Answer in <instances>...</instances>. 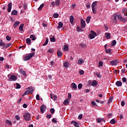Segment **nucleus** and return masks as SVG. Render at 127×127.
<instances>
[{"instance_id":"f257e3e1","label":"nucleus","mask_w":127,"mask_h":127,"mask_svg":"<svg viewBox=\"0 0 127 127\" xmlns=\"http://www.w3.org/2000/svg\"><path fill=\"white\" fill-rule=\"evenodd\" d=\"M35 53H30L29 54L26 55V56H24L23 57V61H28V60H30L31 59V58H32V57H33V56H34Z\"/></svg>"},{"instance_id":"f03ea898","label":"nucleus","mask_w":127,"mask_h":127,"mask_svg":"<svg viewBox=\"0 0 127 127\" xmlns=\"http://www.w3.org/2000/svg\"><path fill=\"white\" fill-rule=\"evenodd\" d=\"M8 77V81H10L11 82H12L13 81H16L17 80V78H16V76L14 75H12L11 74H9L7 75Z\"/></svg>"},{"instance_id":"7ed1b4c3","label":"nucleus","mask_w":127,"mask_h":127,"mask_svg":"<svg viewBox=\"0 0 127 127\" xmlns=\"http://www.w3.org/2000/svg\"><path fill=\"white\" fill-rule=\"evenodd\" d=\"M23 117L25 121H29L30 120V114L29 113H25Z\"/></svg>"},{"instance_id":"20e7f679","label":"nucleus","mask_w":127,"mask_h":127,"mask_svg":"<svg viewBox=\"0 0 127 127\" xmlns=\"http://www.w3.org/2000/svg\"><path fill=\"white\" fill-rule=\"evenodd\" d=\"M118 18L120 20V21H122V22H127V19L123 18L121 15L118 16Z\"/></svg>"},{"instance_id":"39448f33","label":"nucleus","mask_w":127,"mask_h":127,"mask_svg":"<svg viewBox=\"0 0 127 127\" xmlns=\"http://www.w3.org/2000/svg\"><path fill=\"white\" fill-rule=\"evenodd\" d=\"M119 61L118 60H115L114 61H112L110 62L111 65H112V66H116L118 65V63H119Z\"/></svg>"},{"instance_id":"423d86ee","label":"nucleus","mask_w":127,"mask_h":127,"mask_svg":"<svg viewBox=\"0 0 127 127\" xmlns=\"http://www.w3.org/2000/svg\"><path fill=\"white\" fill-rule=\"evenodd\" d=\"M12 3H11V2H9L7 4V10L8 12H10L11 11V7L12 6Z\"/></svg>"},{"instance_id":"0eeeda50","label":"nucleus","mask_w":127,"mask_h":127,"mask_svg":"<svg viewBox=\"0 0 127 127\" xmlns=\"http://www.w3.org/2000/svg\"><path fill=\"white\" fill-rule=\"evenodd\" d=\"M81 26L82 28H85L86 25V22L83 19H81Z\"/></svg>"},{"instance_id":"6e6552de","label":"nucleus","mask_w":127,"mask_h":127,"mask_svg":"<svg viewBox=\"0 0 127 127\" xmlns=\"http://www.w3.org/2000/svg\"><path fill=\"white\" fill-rule=\"evenodd\" d=\"M41 112L42 114H43L44 112H45V110H46V106L45 105H42L40 108Z\"/></svg>"},{"instance_id":"1a4fd4ad","label":"nucleus","mask_w":127,"mask_h":127,"mask_svg":"<svg viewBox=\"0 0 127 127\" xmlns=\"http://www.w3.org/2000/svg\"><path fill=\"white\" fill-rule=\"evenodd\" d=\"M97 5H98V2L97 1H95L92 3L91 7L92 8H96Z\"/></svg>"},{"instance_id":"9d476101","label":"nucleus","mask_w":127,"mask_h":127,"mask_svg":"<svg viewBox=\"0 0 127 127\" xmlns=\"http://www.w3.org/2000/svg\"><path fill=\"white\" fill-rule=\"evenodd\" d=\"M71 125H73L74 124V126L75 127H79L80 126L79 125V123L78 122H76V121H72L71 122Z\"/></svg>"},{"instance_id":"9b49d317","label":"nucleus","mask_w":127,"mask_h":127,"mask_svg":"<svg viewBox=\"0 0 127 127\" xmlns=\"http://www.w3.org/2000/svg\"><path fill=\"white\" fill-rule=\"evenodd\" d=\"M84 62H85V61L83 59H78L77 64L78 65H82V64H83Z\"/></svg>"},{"instance_id":"f8f14e48","label":"nucleus","mask_w":127,"mask_h":127,"mask_svg":"<svg viewBox=\"0 0 127 127\" xmlns=\"http://www.w3.org/2000/svg\"><path fill=\"white\" fill-rule=\"evenodd\" d=\"M70 103V99H67L64 100V104L65 106H67V105H69V103Z\"/></svg>"},{"instance_id":"ddd939ff","label":"nucleus","mask_w":127,"mask_h":127,"mask_svg":"<svg viewBox=\"0 0 127 127\" xmlns=\"http://www.w3.org/2000/svg\"><path fill=\"white\" fill-rule=\"evenodd\" d=\"M34 91V90L33 89L32 90H28V91H25L24 95L25 96H26V95H28V94H32Z\"/></svg>"},{"instance_id":"4468645a","label":"nucleus","mask_w":127,"mask_h":127,"mask_svg":"<svg viewBox=\"0 0 127 127\" xmlns=\"http://www.w3.org/2000/svg\"><path fill=\"white\" fill-rule=\"evenodd\" d=\"M116 85L117 87H121L123 85V83L121 81H117L116 83Z\"/></svg>"},{"instance_id":"2eb2a0df","label":"nucleus","mask_w":127,"mask_h":127,"mask_svg":"<svg viewBox=\"0 0 127 127\" xmlns=\"http://www.w3.org/2000/svg\"><path fill=\"white\" fill-rule=\"evenodd\" d=\"M64 66L65 67V68H69V62H65L64 63Z\"/></svg>"},{"instance_id":"dca6fc26","label":"nucleus","mask_w":127,"mask_h":127,"mask_svg":"<svg viewBox=\"0 0 127 127\" xmlns=\"http://www.w3.org/2000/svg\"><path fill=\"white\" fill-rule=\"evenodd\" d=\"M97 85H98V81H97L96 80H93L92 83V86H93V87H96Z\"/></svg>"},{"instance_id":"f3484780","label":"nucleus","mask_w":127,"mask_h":127,"mask_svg":"<svg viewBox=\"0 0 127 127\" xmlns=\"http://www.w3.org/2000/svg\"><path fill=\"white\" fill-rule=\"evenodd\" d=\"M69 20L71 24H73V23H74V16H73V15L70 16Z\"/></svg>"},{"instance_id":"a211bd4d","label":"nucleus","mask_w":127,"mask_h":127,"mask_svg":"<svg viewBox=\"0 0 127 127\" xmlns=\"http://www.w3.org/2000/svg\"><path fill=\"white\" fill-rule=\"evenodd\" d=\"M55 5H56L57 6H58L60 5V0H56L55 1Z\"/></svg>"},{"instance_id":"6ab92c4d","label":"nucleus","mask_w":127,"mask_h":127,"mask_svg":"<svg viewBox=\"0 0 127 127\" xmlns=\"http://www.w3.org/2000/svg\"><path fill=\"white\" fill-rule=\"evenodd\" d=\"M20 23V22L19 21H16L14 22V27H17V26H18V25H19V24Z\"/></svg>"},{"instance_id":"aec40b11","label":"nucleus","mask_w":127,"mask_h":127,"mask_svg":"<svg viewBox=\"0 0 127 127\" xmlns=\"http://www.w3.org/2000/svg\"><path fill=\"white\" fill-rule=\"evenodd\" d=\"M63 27V23L59 22L58 26V28H62Z\"/></svg>"},{"instance_id":"412c9836","label":"nucleus","mask_w":127,"mask_h":127,"mask_svg":"<svg viewBox=\"0 0 127 127\" xmlns=\"http://www.w3.org/2000/svg\"><path fill=\"white\" fill-rule=\"evenodd\" d=\"M106 37L107 39H110L111 38V33H105Z\"/></svg>"},{"instance_id":"4be33fe9","label":"nucleus","mask_w":127,"mask_h":127,"mask_svg":"<svg viewBox=\"0 0 127 127\" xmlns=\"http://www.w3.org/2000/svg\"><path fill=\"white\" fill-rule=\"evenodd\" d=\"M0 46H2L3 48H5V44L2 42V40L0 41Z\"/></svg>"},{"instance_id":"5701e85b","label":"nucleus","mask_w":127,"mask_h":127,"mask_svg":"<svg viewBox=\"0 0 127 127\" xmlns=\"http://www.w3.org/2000/svg\"><path fill=\"white\" fill-rule=\"evenodd\" d=\"M30 38H31V40L33 41H34V40H36V38H35V36H34V35H31L30 36Z\"/></svg>"},{"instance_id":"b1692460","label":"nucleus","mask_w":127,"mask_h":127,"mask_svg":"<svg viewBox=\"0 0 127 127\" xmlns=\"http://www.w3.org/2000/svg\"><path fill=\"white\" fill-rule=\"evenodd\" d=\"M24 26V24H21L19 27V30H20V31H23V26Z\"/></svg>"},{"instance_id":"393cba45","label":"nucleus","mask_w":127,"mask_h":127,"mask_svg":"<svg viewBox=\"0 0 127 127\" xmlns=\"http://www.w3.org/2000/svg\"><path fill=\"white\" fill-rule=\"evenodd\" d=\"M20 72L21 74H22L24 76H26V72H25V71L22 70V69H20Z\"/></svg>"},{"instance_id":"a878e982","label":"nucleus","mask_w":127,"mask_h":127,"mask_svg":"<svg viewBox=\"0 0 127 127\" xmlns=\"http://www.w3.org/2000/svg\"><path fill=\"white\" fill-rule=\"evenodd\" d=\"M57 55L58 57H61V56L63 55L62 52H61L60 51H58Z\"/></svg>"},{"instance_id":"bb28decb","label":"nucleus","mask_w":127,"mask_h":127,"mask_svg":"<svg viewBox=\"0 0 127 127\" xmlns=\"http://www.w3.org/2000/svg\"><path fill=\"white\" fill-rule=\"evenodd\" d=\"M48 42H49V39H48V38H47L46 39L45 42L43 45V46H46V45L48 44Z\"/></svg>"},{"instance_id":"cd10ccee","label":"nucleus","mask_w":127,"mask_h":127,"mask_svg":"<svg viewBox=\"0 0 127 127\" xmlns=\"http://www.w3.org/2000/svg\"><path fill=\"white\" fill-rule=\"evenodd\" d=\"M71 87L73 89H77V85H76V83L74 82L71 83Z\"/></svg>"},{"instance_id":"c85d7f7f","label":"nucleus","mask_w":127,"mask_h":127,"mask_svg":"<svg viewBox=\"0 0 127 127\" xmlns=\"http://www.w3.org/2000/svg\"><path fill=\"white\" fill-rule=\"evenodd\" d=\"M76 30L77 32H82V31H83V30L82 29V28H81L80 27L77 26Z\"/></svg>"},{"instance_id":"c756f323","label":"nucleus","mask_w":127,"mask_h":127,"mask_svg":"<svg viewBox=\"0 0 127 127\" xmlns=\"http://www.w3.org/2000/svg\"><path fill=\"white\" fill-rule=\"evenodd\" d=\"M91 20V16H87L86 21L87 23H89L90 22V21Z\"/></svg>"},{"instance_id":"7c9ffc66","label":"nucleus","mask_w":127,"mask_h":127,"mask_svg":"<svg viewBox=\"0 0 127 127\" xmlns=\"http://www.w3.org/2000/svg\"><path fill=\"white\" fill-rule=\"evenodd\" d=\"M13 15H17V11L16 10H14L11 12Z\"/></svg>"},{"instance_id":"2f4dec72","label":"nucleus","mask_w":127,"mask_h":127,"mask_svg":"<svg viewBox=\"0 0 127 127\" xmlns=\"http://www.w3.org/2000/svg\"><path fill=\"white\" fill-rule=\"evenodd\" d=\"M68 49H69V47L67 45H65L64 48V51H68Z\"/></svg>"},{"instance_id":"473e14b6","label":"nucleus","mask_w":127,"mask_h":127,"mask_svg":"<svg viewBox=\"0 0 127 127\" xmlns=\"http://www.w3.org/2000/svg\"><path fill=\"white\" fill-rule=\"evenodd\" d=\"M11 46V43H7L6 45L5 44V49L8 48Z\"/></svg>"},{"instance_id":"72a5a7b5","label":"nucleus","mask_w":127,"mask_h":127,"mask_svg":"<svg viewBox=\"0 0 127 127\" xmlns=\"http://www.w3.org/2000/svg\"><path fill=\"white\" fill-rule=\"evenodd\" d=\"M113 20H117V14H114L112 17Z\"/></svg>"},{"instance_id":"f704fd0d","label":"nucleus","mask_w":127,"mask_h":127,"mask_svg":"<svg viewBox=\"0 0 127 127\" xmlns=\"http://www.w3.org/2000/svg\"><path fill=\"white\" fill-rule=\"evenodd\" d=\"M80 47H81L82 48H86V47H87V46L86 45V44L82 43L80 44Z\"/></svg>"},{"instance_id":"c9c22d12","label":"nucleus","mask_w":127,"mask_h":127,"mask_svg":"<svg viewBox=\"0 0 127 127\" xmlns=\"http://www.w3.org/2000/svg\"><path fill=\"white\" fill-rule=\"evenodd\" d=\"M103 121H104V119H102V118H98L97 120V123H102V122H103Z\"/></svg>"},{"instance_id":"e433bc0d","label":"nucleus","mask_w":127,"mask_h":127,"mask_svg":"<svg viewBox=\"0 0 127 127\" xmlns=\"http://www.w3.org/2000/svg\"><path fill=\"white\" fill-rule=\"evenodd\" d=\"M117 44V41H116V40H114L112 42V46H115Z\"/></svg>"},{"instance_id":"4c0bfd02","label":"nucleus","mask_w":127,"mask_h":127,"mask_svg":"<svg viewBox=\"0 0 127 127\" xmlns=\"http://www.w3.org/2000/svg\"><path fill=\"white\" fill-rule=\"evenodd\" d=\"M91 33L93 35L94 37L97 36V33L95 32V31L91 30Z\"/></svg>"},{"instance_id":"58836bf2","label":"nucleus","mask_w":127,"mask_h":127,"mask_svg":"<svg viewBox=\"0 0 127 127\" xmlns=\"http://www.w3.org/2000/svg\"><path fill=\"white\" fill-rule=\"evenodd\" d=\"M43 6H44V4L43 3L38 8V10H42V8H43Z\"/></svg>"},{"instance_id":"ea45409f","label":"nucleus","mask_w":127,"mask_h":127,"mask_svg":"<svg viewBox=\"0 0 127 127\" xmlns=\"http://www.w3.org/2000/svg\"><path fill=\"white\" fill-rule=\"evenodd\" d=\"M89 38L90 39H94V38H95V36H94L93 34H90L89 35Z\"/></svg>"},{"instance_id":"a19ab883","label":"nucleus","mask_w":127,"mask_h":127,"mask_svg":"<svg viewBox=\"0 0 127 127\" xmlns=\"http://www.w3.org/2000/svg\"><path fill=\"white\" fill-rule=\"evenodd\" d=\"M50 41H51V42H55V41H56V40H55V37H53L51 38Z\"/></svg>"},{"instance_id":"79ce46f5","label":"nucleus","mask_w":127,"mask_h":127,"mask_svg":"<svg viewBox=\"0 0 127 127\" xmlns=\"http://www.w3.org/2000/svg\"><path fill=\"white\" fill-rule=\"evenodd\" d=\"M6 124H7L8 125H10V126H11V125H12V123H11V121L8 120H7L6 121Z\"/></svg>"},{"instance_id":"37998d69","label":"nucleus","mask_w":127,"mask_h":127,"mask_svg":"<svg viewBox=\"0 0 127 127\" xmlns=\"http://www.w3.org/2000/svg\"><path fill=\"white\" fill-rule=\"evenodd\" d=\"M95 74L96 75V76H97L98 78H102V75H101L100 73L97 72L95 73Z\"/></svg>"},{"instance_id":"c03bdc74","label":"nucleus","mask_w":127,"mask_h":127,"mask_svg":"<svg viewBox=\"0 0 127 127\" xmlns=\"http://www.w3.org/2000/svg\"><path fill=\"white\" fill-rule=\"evenodd\" d=\"M110 124L112 125H115V124H116V121H115L114 119L111 120L110 121Z\"/></svg>"},{"instance_id":"a18cd8bd","label":"nucleus","mask_w":127,"mask_h":127,"mask_svg":"<svg viewBox=\"0 0 127 127\" xmlns=\"http://www.w3.org/2000/svg\"><path fill=\"white\" fill-rule=\"evenodd\" d=\"M92 9L93 13L96 14V13H97V10H96V8H92Z\"/></svg>"},{"instance_id":"49530a36","label":"nucleus","mask_w":127,"mask_h":127,"mask_svg":"<svg viewBox=\"0 0 127 127\" xmlns=\"http://www.w3.org/2000/svg\"><path fill=\"white\" fill-rule=\"evenodd\" d=\"M30 42H31V40L29 38L26 39V43H28V44H30Z\"/></svg>"},{"instance_id":"de8ad7c7","label":"nucleus","mask_w":127,"mask_h":127,"mask_svg":"<svg viewBox=\"0 0 127 127\" xmlns=\"http://www.w3.org/2000/svg\"><path fill=\"white\" fill-rule=\"evenodd\" d=\"M6 40H7L8 41H10L11 39V37H10L9 36H7L6 37Z\"/></svg>"},{"instance_id":"09e8293b","label":"nucleus","mask_w":127,"mask_h":127,"mask_svg":"<svg viewBox=\"0 0 127 127\" xmlns=\"http://www.w3.org/2000/svg\"><path fill=\"white\" fill-rule=\"evenodd\" d=\"M50 97H51V99H53V100H54V101H55V100H56V96L53 97V95H52V94H51L50 95Z\"/></svg>"},{"instance_id":"8fccbe9b","label":"nucleus","mask_w":127,"mask_h":127,"mask_svg":"<svg viewBox=\"0 0 127 127\" xmlns=\"http://www.w3.org/2000/svg\"><path fill=\"white\" fill-rule=\"evenodd\" d=\"M50 113L52 114H54L55 113V110L54 108H51L50 109Z\"/></svg>"},{"instance_id":"3c124183","label":"nucleus","mask_w":127,"mask_h":127,"mask_svg":"<svg viewBox=\"0 0 127 127\" xmlns=\"http://www.w3.org/2000/svg\"><path fill=\"white\" fill-rule=\"evenodd\" d=\"M58 16H59V14H58V13H54V18H58Z\"/></svg>"},{"instance_id":"603ef678","label":"nucleus","mask_w":127,"mask_h":127,"mask_svg":"<svg viewBox=\"0 0 127 127\" xmlns=\"http://www.w3.org/2000/svg\"><path fill=\"white\" fill-rule=\"evenodd\" d=\"M103 65V62H102V61H100L98 65L99 67H102Z\"/></svg>"},{"instance_id":"864d4df0","label":"nucleus","mask_w":127,"mask_h":127,"mask_svg":"<svg viewBox=\"0 0 127 127\" xmlns=\"http://www.w3.org/2000/svg\"><path fill=\"white\" fill-rule=\"evenodd\" d=\"M16 89H20V84L18 83H16Z\"/></svg>"},{"instance_id":"5fc2aeb1","label":"nucleus","mask_w":127,"mask_h":127,"mask_svg":"<svg viewBox=\"0 0 127 127\" xmlns=\"http://www.w3.org/2000/svg\"><path fill=\"white\" fill-rule=\"evenodd\" d=\"M79 73L80 75H84V70H80L79 71Z\"/></svg>"},{"instance_id":"6e6d98bb","label":"nucleus","mask_w":127,"mask_h":127,"mask_svg":"<svg viewBox=\"0 0 127 127\" xmlns=\"http://www.w3.org/2000/svg\"><path fill=\"white\" fill-rule=\"evenodd\" d=\"M112 49H111L106 50V53H110Z\"/></svg>"},{"instance_id":"4d7b16f0","label":"nucleus","mask_w":127,"mask_h":127,"mask_svg":"<svg viewBox=\"0 0 127 127\" xmlns=\"http://www.w3.org/2000/svg\"><path fill=\"white\" fill-rule=\"evenodd\" d=\"M15 119L17 121H19V120H20V117H19V116L18 115H16L15 116Z\"/></svg>"},{"instance_id":"13d9d810","label":"nucleus","mask_w":127,"mask_h":127,"mask_svg":"<svg viewBox=\"0 0 127 127\" xmlns=\"http://www.w3.org/2000/svg\"><path fill=\"white\" fill-rule=\"evenodd\" d=\"M36 99L37 101H39V100H40V98H39V94H37Z\"/></svg>"},{"instance_id":"bf43d9fd","label":"nucleus","mask_w":127,"mask_h":127,"mask_svg":"<svg viewBox=\"0 0 127 127\" xmlns=\"http://www.w3.org/2000/svg\"><path fill=\"white\" fill-rule=\"evenodd\" d=\"M112 101H113V98H109V99L108 100V103L110 104V103H112Z\"/></svg>"},{"instance_id":"052dcab7","label":"nucleus","mask_w":127,"mask_h":127,"mask_svg":"<svg viewBox=\"0 0 127 127\" xmlns=\"http://www.w3.org/2000/svg\"><path fill=\"white\" fill-rule=\"evenodd\" d=\"M83 85L82 84V83H79L78 85V89H81Z\"/></svg>"},{"instance_id":"680f3d73","label":"nucleus","mask_w":127,"mask_h":127,"mask_svg":"<svg viewBox=\"0 0 127 127\" xmlns=\"http://www.w3.org/2000/svg\"><path fill=\"white\" fill-rule=\"evenodd\" d=\"M51 5H52V6H55V2L54 1H53L51 2Z\"/></svg>"},{"instance_id":"e2e57ef3","label":"nucleus","mask_w":127,"mask_h":127,"mask_svg":"<svg viewBox=\"0 0 127 127\" xmlns=\"http://www.w3.org/2000/svg\"><path fill=\"white\" fill-rule=\"evenodd\" d=\"M82 117H83V115L80 114L78 117V120H81L82 119Z\"/></svg>"},{"instance_id":"0e129e2a","label":"nucleus","mask_w":127,"mask_h":127,"mask_svg":"<svg viewBox=\"0 0 127 127\" xmlns=\"http://www.w3.org/2000/svg\"><path fill=\"white\" fill-rule=\"evenodd\" d=\"M122 81L123 82H124V83H126V82H127V78L126 77H123L122 78Z\"/></svg>"},{"instance_id":"69168bd1","label":"nucleus","mask_w":127,"mask_h":127,"mask_svg":"<svg viewBox=\"0 0 127 127\" xmlns=\"http://www.w3.org/2000/svg\"><path fill=\"white\" fill-rule=\"evenodd\" d=\"M48 52H49V53H53L54 51H53V50L51 49V50H49L48 51Z\"/></svg>"},{"instance_id":"338daca9","label":"nucleus","mask_w":127,"mask_h":127,"mask_svg":"<svg viewBox=\"0 0 127 127\" xmlns=\"http://www.w3.org/2000/svg\"><path fill=\"white\" fill-rule=\"evenodd\" d=\"M125 101H122V102H121V106L122 107H124V106H125Z\"/></svg>"},{"instance_id":"774afa93","label":"nucleus","mask_w":127,"mask_h":127,"mask_svg":"<svg viewBox=\"0 0 127 127\" xmlns=\"http://www.w3.org/2000/svg\"><path fill=\"white\" fill-rule=\"evenodd\" d=\"M24 9H27V5L26 4H24Z\"/></svg>"}]
</instances>
